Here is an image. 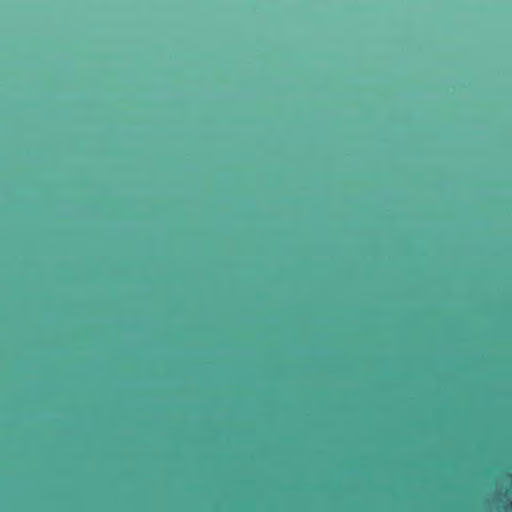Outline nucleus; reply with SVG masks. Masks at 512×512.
<instances>
[{
	"label": "nucleus",
	"mask_w": 512,
	"mask_h": 512,
	"mask_svg": "<svg viewBox=\"0 0 512 512\" xmlns=\"http://www.w3.org/2000/svg\"><path fill=\"white\" fill-rule=\"evenodd\" d=\"M509 507L512 509V500L509 502Z\"/></svg>",
	"instance_id": "nucleus-1"
}]
</instances>
